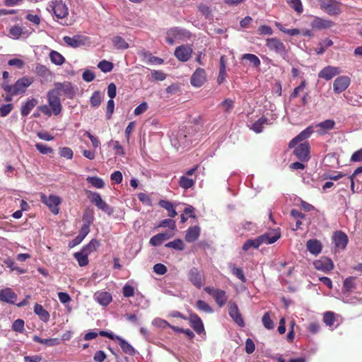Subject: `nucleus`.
Here are the masks:
<instances>
[{"label": "nucleus", "instance_id": "obj_1", "mask_svg": "<svg viewBox=\"0 0 362 362\" xmlns=\"http://www.w3.org/2000/svg\"><path fill=\"white\" fill-rule=\"evenodd\" d=\"M47 101L49 105H40L38 107L39 111L47 117H50L52 115L58 116L62 111V105L59 96L57 95L54 92H48Z\"/></svg>", "mask_w": 362, "mask_h": 362}, {"label": "nucleus", "instance_id": "obj_2", "mask_svg": "<svg viewBox=\"0 0 362 362\" xmlns=\"http://www.w3.org/2000/svg\"><path fill=\"white\" fill-rule=\"evenodd\" d=\"M34 80L32 78L23 77L18 78L13 85H4L3 88L5 92L16 95L18 94L24 93L28 87H29Z\"/></svg>", "mask_w": 362, "mask_h": 362}, {"label": "nucleus", "instance_id": "obj_3", "mask_svg": "<svg viewBox=\"0 0 362 362\" xmlns=\"http://www.w3.org/2000/svg\"><path fill=\"white\" fill-rule=\"evenodd\" d=\"M265 45L270 52H275L276 54L281 56L283 59L288 57V49L280 39L276 37L267 38Z\"/></svg>", "mask_w": 362, "mask_h": 362}, {"label": "nucleus", "instance_id": "obj_4", "mask_svg": "<svg viewBox=\"0 0 362 362\" xmlns=\"http://www.w3.org/2000/svg\"><path fill=\"white\" fill-rule=\"evenodd\" d=\"M52 4V10L54 17L57 18V21H64L59 22V23L63 25H71V23H68L66 20H65L69 14V8L66 3L62 0H55Z\"/></svg>", "mask_w": 362, "mask_h": 362}, {"label": "nucleus", "instance_id": "obj_5", "mask_svg": "<svg viewBox=\"0 0 362 362\" xmlns=\"http://www.w3.org/2000/svg\"><path fill=\"white\" fill-rule=\"evenodd\" d=\"M48 92H54L57 95L59 96L62 94L68 98L72 99L75 96V90L70 81H65L62 83H54V88Z\"/></svg>", "mask_w": 362, "mask_h": 362}, {"label": "nucleus", "instance_id": "obj_6", "mask_svg": "<svg viewBox=\"0 0 362 362\" xmlns=\"http://www.w3.org/2000/svg\"><path fill=\"white\" fill-rule=\"evenodd\" d=\"M320 9L330 16H337L341 13L342 4L337 0H320Z\"/></svg>", "mask_w": 362, "mask_h": 362}, {"label": "nucleus", "instance_id": "obj_7", "mask_svg": "<svg viewBox=\"0 0 362 362\" xmlns=\"http://www.w3.org/2000/svg\"><path fill=\"white\" fill-rule=\"evenodd\" d=\"M204 291L212 297L218 307H224L228 300V297L225 291L211 286L204 288Z\"/></svg>", "mask_w": 362, "mask_h": 362}, {"label": "nucleus", "instance_id": "obj_8", "mask_svg": "<svg viewBox=\"0 0 362 362\" xmlns=\"http://www.w3.org/2000/svg\"><path fill=\"white\" fill-rule=\"evenodd\" d=\"M88 199L98 209L102 210L106 214L110 216L113 213V209L109 206L100 196L98 192H88Z\"/></svg>", "mask_w": 362, "mask_h": 362}, {"label": "nucleus", "instance_id": "obj_9", "mask_svg": "<svg viewBox=\"0 0 362 362\" xmlns=\"http://www.w3.org/2000/svg\"><path fill=\"white\" fill-rule=\"evenodd\" d=\"M40 201L49 209L54 214L57 215L59 213L58 206L62 203V199L58 196L41 194Z\"/></svg>", "mask_w": 362, "mask_h": 362}, {"label": "nucleus", "instance_id": "obj_10", "mask_svg": "<svg viewBox=\"0 0 362 362\" xmlns=\"http://www.w3.org/2000/svg\"><path fill=\"white\" fill-rule=\"evenodd\" d=\"M188 279L193 286L198 288L202 287L204 284V276L202 271L199 269L193 267L189 269L188 273Z\"/></svg>", "mask_w": 362, "mask_h": 362}, {"label": "nucleus", "instance_id": "obj_11", "mask_svg": "<svg viewBox=\"0 0 362 362\" xmlns=\"http://www.w3.org/2000/svg\"><path fill=\"white\" fill-rule=\"evenodd\" d=\"M315 269L325 274L329 273L334 269L333 261L329 257H322L313 262Z\"/></svg>", "mask_w": 362, "mask_h": 362}, {"label": "nucleus", "instance_id": "obj_12", "mask_svg": "<svg viewBox=\"0 0 362 362\" xmlns=\"http://www.w3.org/2000/svg\"><path fill=\"white\" fill-rule=\"evenodd\" d=\"M193 49L190 45H180L175 48V56L181 62H186L191 58Z\"/></svg>", "mask_w": 362, "mask_h": 362}, {"label": "nucleus", "instance_id": "obj_13", "mask_svg": "<svg viewBox=\"0 0 362 362\" xmlns=\"http://www.w3.org/2000/svg\"><path fill=\"white\" fill-rule=\"evenodd\" d=\"M205 81H206V74L204 69L202 68L195 69L190 78L191 86L199 88L202 86Z\"/></svg>", "mask_w": 362, "mask_h": 362}, {"label": "nucleus", "instance_id": "obj_14", "mask_svg": "<svg viewBox=\"0 0 362 362\" xmlns=\"http://www.w3.org/2000/svg\"><path fill=\"white\" fill-rule=\"evenodd\" d=\"M310 148L309 147L308 143H302L300 144L297 147L293 150V154L296 156L297 158L301 162H306L309 159V151Z\"/></svg>", "mask_w": 362, "mask_h": 362}, {"label": "nucleus", "instance_id": "obj_15", "mask_svg": "<svg viewBox=\"0 0 362 362\" xmlns=\"http://www.w3.org/2000/svg\"><path fill=\"white\" fill-rule=\"evenodd\" d=\"M350 84V78L347 76H341L335 78L333 83V90L334 93H341L344 92Z\"/></svg>", "mask_w": 362, "mask_h": 362}, {"label": "nucleus", "instance_id": "obj_16", "mask_svg": "<svg viewBox=\"0 0 362 362\" xmlns=\"http://www.w3.org/2000/svg\"><path fill=\"white\" fill-rule=\"evenodd\" d=\"M341 71L339 67L334 66H326L320 70L317 76L320 78L325 79V81H329L335 76L340 74Z\"/></svg>", "mask_w": 362, "mask_h": 362}, {"label": "nucleus", "instance_id": "obj_17", "mask_svg": "<svg viewBox=\"0 0 362 362\" xmlns=\"http://www.w3.org/2000/svg\"><path fill=\"white\" fill-rule=\"evenodd\" d=\"M228 312L231 319H233L238 325L244 327L245 323L243 318L241 317L238 307L235 303L232 301L228 303Z\"/></svg>", "mask_w": 362, "mask_h": 362}, {"label": "nucleus", "instance_id": "obj_18", "mask_svg": "<svg viewBox=\"0 0 362 362\" xmlns=\"http://www.w3.org/2000/svg\"><path fill=\"white\" fill-rule=\"evenodd\" d=\"M17 300V294L11 288L0 289V302L8 304H15Z\"/></svg>", "mask_w": 362, "mask_h": 362}, {"label": "nucleus", "instance_id": "obj_19", "mask_svg": "<svg viewBox=\"0 0 362 362\" xmlns=\"http://www.w3.org/2000/svg\"><path fill=\"white\" fill-rule=\"evenodd\" d=\"M332 240L335 247L344 250L348 244V236L342 230H337L333 234Z\"/></svg>", "mask_w": 362, "mask_h": 362}, {"label": "nucleus", "instance_id": "obj_20", "mask_svg": "<svg viewBox=\"0 0 362 362\" xmlns=\"http://www.w3.org/2000/svg\"><path fill=\"white\" fill-rule=\"evenodd\" d=\"M189 322L190 327L193 328L197 334H202L204 332V324L202 318L195 313H191L189 315Z\"/></svg>", "mask_w": 362, "mask_h": 362}, {"label": "nucleus", "instance_id": "obj_21", "mask_svg": "<svg viewBox=\"0 0 362 362\" xmlns=\"http://www.w3.org/2000/svg\"><path fill=\"white\" fill-rule=\"evenodd\" d=\"M313 132V129L312 127H308L300 133L298 134L295 138L290 141L288 144V147L290 148H293L298 144V143L305 140L310 137Z\"/></svg>", "mask_w": 362, "mask_h": 362}, {"label": "nucleus", "instance_id": "obj_22", "mask_svg": "<svg viewBox=\"0 0 362 362\" xmlns=\"http://www.w3.org/2000/svg\"><path fill=\"white\" fill-rule=\"evenodd\" d=\"M86 37L83 35L64 36L63 41L71 47H79L85 44Z\"/></svg>", "mask_w": 362, "mask_h": 362}, {"label": "nucleus", "instance_id": "obj_23", "mask_svg": "<svg viewBox=\"0 0 362 362\" xmlns=\"http://www.w3.org/2000/svg\"><path fill=\"white\" fill-rule=\"evenodd\" d=\"M306 248L310 254L317 256L321 253L322 245L320 240L317 239H310L306 243Z\"/></svg>", "mask_w": 362, "mask_h": 362}, {"label": "nucleus", "instance_id": "obj_24", "mask_svg": "<svg viewBox=\"0 0 362 362\" xmlns=\"http://www.w3.org/2000/svg\"><path fill=\"white\" fill-rule=\"evenodd\" d=\"M281 237V233L278 230H272L271 233H267L258 236V240H262V244H272L276 242Z\"/></svg>", "mask_w": 362, "mask_h": 362}, {"label": "nucleus", "instance_id": "obj_25", "mask_svg": "<svg viewBox=\"0 0 362 362\" xmlns=\"http://www.w3.org/2000/svg\"><path fill=\"white\" fill-rule=\"evenodd\" d=\"M173 235V233L168 232L158 233V235H153L151 238H150L149 243L154 247H157L161 245L163 242L172 238Z\"/></svg>", "mask_w": 362, "mask_h": 362}, {"label": "nucleus", "instance_id": "obj_26", "mask_svg": "<svg viewBox=\"0 0 362 362\" xmlns=\"http://www.w3.org/2000/svg\"><path fill=\"white\" fill-rule=\"evenodd\" d=\"M200 234V228L197 226H190L187 230H186L185 239L188 243H194L196 241Z\"/></svg>", "mask_w": 362, "mask_h": 362}, {"label": "nucleus", "instance_id": "obj_27", "mask_svg": "<svg viewBox=\"0 0 362 362\" xmlns=\"http://www.w3.org/2000/svg\"><path fill=\"white\" fill-rule=\"evenodd\" d=\"M334 25V23L330 20H325L321 18L317 17L314 21H313V28L317 30L330 28Z\"/></svg>", "mask_w": 362, "mask_h": 362}, {"label": "nucleus", "instance_id": "obj_28", "mask_svg": "<svg viewBox=\"0 0 362 362\" xmlns=\"http://www.w3.org/2000/svg\"><path fill=\"white\" fill-rule=\"evenodd\" d=\"M37 104V100L32 98L28 100L25 104L23 105L21 108V113L23 117H26L30 114L32 109H33Z\"/></svg>", "mask_w": 362, "mask_h": 362}, {"label": "nucleus", "instance_id": "obj_29", "mask_svg": "<svg viewBox=\"0 0 362 362\" xmlns=\"http://www.w3.org/2000/svg\"><path fill=\"white\" fill-rule=\"evenodd\" d=\"M34 312L36 315L44 322H47L49 320V314L47 310H45L44 307L39 304L35 303L34 307Z\"/></svg>", "mask_w": 362, "mask_h": 362}, {"label": "nucleus", "instance_id": "obj_30", "mask_svg": "<svg viewBox=\"0 0 362 362\" xmlns=\"http://www.w3.org/2000/svg\"><path fill=\"white\" fill-rule=\"evenodd\" d=\"M118 344H119L121 349L123 353L127 354L129 356H134L135 354V349L132 346L129 344L126 340L122 337L117 338Z\"/></svg>", "mask_w": 362, "mask_h": 362}, {"label": "nucleus", "instance_id": "obj_31", "mask_svg": "<svg viewBox=\"0 0 362 362\" xmlns=\"http://www.w3.org/2000/svg\"><path fill=\"white\" fill-rule=\"evenodd\" d=\"M269 122V119H268L267 117L265 116H262L258 119V120L252 123L250 129L257 134L261 133L263 129V126L264 124H267Z\"/></svg>", "mask_w": 362, "mask_h": 362}, {"label": "nucleus", "instance_id": "obj_32", "mask_svg": "<svg viewBox=\"0 0 362 362\" xmlns=\"http://www.w3.org/2000/svg\"><path fill=\"white\" fill-rule=\"evenodd\" d=\"M95 299H97L99 304L107 306L112 302V298L111 294L107 291H103L95 295Z\"/></svg>", "mask_w": 362, "mask_h": 362}, {"label": "nucleus", "instance_id": "obj_33", "mask_svg": "<svg viewBox=\"0 0 362 362\" xmlns=\"http://www.w3.org/2000/svg\"><path fill=\"white\" fill-rule=\"evenodd\" d=\"M33 341L47 346H57L59 344V339L58 338L42 339L37 335H34Z\"/></svg>", "mask_w": 362, "mask_h": 362}, {"label": "nucleus", "instance_id": "obj_34", "mask_svg": "<svg viewBox=\"0 0 362 362\" xmlns=\"http://www.w3.org/2000/svg\"><path fill=\"white\" fill-rule=\"evenodd\" d=\"M99 246L100 242L98 240L93 238L90 240L88 244L84 245L83 247H82V249L81 250V251L86 254L90 255V253L97 250Z\"/></svg>", "mask_w": 362, "mask_h": 362}, {"label": "nucleus", "instance_id": "obj_35", "mask_svg": "<svg viewBox=\"0 0 362 362\" xmlns=\"http://www.w3.org/2000/svg\"><path fill=\"white\" fill-rule=\"evenodd\" d=\"M158 205H160V206L162 207L163 209H165L166 211H168V216L171 218H175L177 216V212L173 208V204L170 202L165 199H161L160 202H158Z\"/></svg>", "mask_w": 362, "mask_h": 362}, {"label": "nucleus", "instance_id": "obj_36", "mask_svg": "<svg viewBox=\"0 0 362 362\" xmlns=\"http://www.w3.org/2000/svg\"><path fill=\"white\" fill-rule=\"evenodd\" d=\"M196 177L190 178L187 176H181L180 177L179 185L185 189H190L194 185Z\"/></svg>", "mask_w": 362, "mask_h": 362}, {"label": "nucleus", "instance_id": "obj_37", "mask_svg": "<svg viewBox=\"0 0 362 362\" xmlns=\"http://www.w3.org/2000/svg\"><path fill=\"white\" fill-rule=\"evenodd\" d=\"M262 245V240H258V238L255 239H249L245 241L243 246V250L247 251L250 248L253 247L255 249H257L259 246Z\"/></svg>", "mask_w": 362, "mask_h": 362}, {"label": "nucleus", "instance_id": "obj_38", "mask_svg": "<svg viewBox=\"0 0 362 362\" xmlns=\"http://www.w3.org/2000/svg\"><path fill=\"white\" fill-rule=\"evenodd\" d=\"M335 122L334 119H325V121L316 125L317 128H320L321 134L330 131L334 128Z\"/></svg>", "mask_w": 362, "mask_h": 362}, {"label": "nucleus", "instance_id": "obj_39", "mask_svg": "<svg viewBox=\"0 0 362 362\" xmlns=\"http://www.w3.org/2000/svg\"><path fill=\"white\" fill-rule=\"evenodd\" d=\"M88 255L89 254L80 251L74 253V258H76L80 267H85L86 265H88L89 263Z\"/></svg>", "mask_w": 362, "mask_h": 362}, {"label": "nucleus", "instance_id": "obj_40", "mask_svg": "<svg viewBox=\"0 0 362 362\" xmlns=\"http://www.w3.org/2000/svg\"><path fill=\"white\" fill-rule=\"evenodd\" d=\"M112 41L113 46L117 49H126L129 47V45L121 36H115Z\"/></svg>", "mask_w": 362, "mask_h": 362}, {"label": "nucleus", "instance_id": "obj_41", "mask_svg": "<svg viewBox=\"0 0 362 362\" xmlns=\"http://www.w3.org/2000/svg\"><path fill=\"white\" fill-rule=\"evenodd\" d=\"M229 268L231 270V274L236 276L237 279L240 280L241 282L245 283L247 281V279L244 275L243 269L235 267V264L231 263L229 264Z\"/></svg>", "mask_w": 362, "mask_h": 362}, {"label": "nucleus", "instance_id": "obj_42", "mask_svg": "<svg viewBox=\"0 0 362 362\" xmlns=\"http://www.w3.org/2000/svg\"><path fill=\"white\" fill-rule=\"evenodd\" d=\"M49 58L50 61L55 65L61 66L64 62V57L57 51L50 52Z\"/></svg>", "mask_w": 362, "mask_h": 362}, {"label": "nucleus", "instance_id": "obj_43", "mask_svg": "<svg viewBox=\"0 0 362 362\" xmlns=\"http://www.w3.org/2000/svg\"><path fill=\"white\" fill-rule=\"evenodd\" d=\"M165 247L168 248L175 249V250H184L185 244L182 239L177 238L171 242H168Z\"/></svg>", "mask_w": 362, "mask_h": 362}, {"label": "nucleus", "instance_id": "obj_44", "mask_svg": "<svg viewBox=\"0 0 362 362\" xmlns=\"http://www.w3.org/2000/svg\"><path fill=\"white\" fill-rule=\"evenodd\" d=\"M86 182L97 189H103L105 186L104 181L99 177H86Z\"/></svg>", "mask_w": 362, "mask_h": 362}, {"label": "nucleus", "instance_id": "obj_45", "mask_svg": "<svg viewBox=\"0 0 362 362\" xmlns=\"http://www.w3.org/2000/svg\"><path fill=\"white\" fill-rule=\"evenodd\" d=\"M356 280V276H349L344 280L343 283V292L348 293L352 291L354 288V281Z\"/></svg>", "mask_w": 362, "mask_h": 362}, {"label": "nucleus", "instance_id": "obj_46", "mask_svg": "<svg viewBox=\"0 0 362 362\" xmlns=\"http://www.w3.org/2000/svg\"><path fill=\"white\" fill-rule=\"evenodd\" d=\"M180 35V30L177 28H171L167 33L166 42L170 45L175 43V38Z\"/></svg>", "mask_w": 362, "mask_h": 362}, {"label": "nucleus", "instance_id": "obj_47", "mask_svg": "<svg viewBox=\"0 0 362 362\" xmlns=\"http://www.w3.org/2000/svg\"><path fill=\"white\" fill-rule=\"evenodd\" d=\"M3 263L4 265L8 267L9 269H11V271H16L17 273H18V274L25 273V270L15 265L14 261L12 259H11L10 257H8V258L4 259Z\"/></svg>", "mask_w": 362, "mask_h": 362}, {"label": "nucleus", "instance_id": "obj_48", "mask_svg": "<svg viewBox=\"0 0 362 362\" xmlns=\"http://www.w3.org/2000/svg\"><path fill=\"white\" fill-rule=\"evenodd\" d=\"M243 59L247 60L254 67H259L261 65V61L257 55L252 54H245L243 55Z\"/></svg>", "mask_w": 362, "mask_h": 362}, {"label": "nucleus", "instance_id": "obj_49", "mask_svg": "<svg viewBox=\"0 0 362 362\" xmlns=\"http://www.w3.org/2000/svg\"><path fill=\"white\" fill-rule=\"evenodd\" d=\"M195 307L199 310L206 313H212L214 312L212 308L209 306L207 302L203 300H198Z\"/></svg>", "mask_w": 362, "mask_h": 362}, {"label": "nucleus", "instance_id": "obj_50", "mask_svg": "<svg viewBox=\"0 0 362 362\" xmlns=\"http://www.w3.org/2000/svg\"><path fill=\"white\" fill-rule=\"evenodd\" d=\"M220 107L226 113H230L232 109L234 108V100L230 98H226L220 104Z\"/></svg>", "mask_w": 362, "mask_h": 362}, {"label": "nucleus", "instance_id": "obj_51", "mask_svg": "<svg viewBox=\"0 0 362 362\" xmlns=\"http://www.w3.org/2000/svg\"><path fill=\"white\" fill-rule=\"evenodd\" d=\"M82 221H83V225L90 226L94 221V216L93 210L89 209H86L84 211L83 215H82Z\"/></svg>", "mask_w": 362, "mask_h": 362}, {"label": "nucleus", "instance_id": "obj_52", "mask_svg": "<svg viewBox=\"0 0 362 362\" xmlns=\"http://www.w3.org/2000/svg\"><path fill=\"white\" fill-rule=\"evenodd\" d=\"M35 73L42 78H48L50 76V71L47 66L42 64H38L35 66Z\"/></svg>", "mask_w": 362, "mask_h": 362}, {"label": "nucleus", "instance_id": "obj_53", "mask_svg": "<svg viewBox=\"0 0 362 362\" xmlns=\"http://www.w3.org/2000/svg\"><path fill=\"white\" fill-rule=\"evenodd\" d=\"M322 321H324L327 326H333L335 321L334 313L331 311L325 312L324 317H322Z\"/></svg>", "mask_w": 362, "mask_h": 362}, {"label": "nucleus", "instance_id": "obj_54", "mask_svg": "<svg viewBox=\"0 0 362 362\" xmlns=\"http://www.w3.org/2000/svg\"><path fill=\"white\" fill-rule=\"evenodd\" d=\"M262 322L263 326H264L267 329L270 330L274 327V323L272 322L269 312L263 315Z\"/></svg>", "mask_w": 362, "mask_h": 362}, {"label": "nucleus", "instance_id": "obj_55", "mask_svg": "<svg viewBox=\"0 0 362 362\" xmlns=\"http://www.w3.org/2000/svg\"><path fill=\"white\" fill-rule=\"evenodd\" d=\"M98 67L101 71L108 73L112 70L113 64L112 62H109L107 60H103L98 63Z\"/></svg>", "mask_w": 362, "mask_h": 362}, {"label": "nucleus", "instance_id": "obj_56", "mask_svg": "<svg viewBox=\"0 0 362 362\" xmlns=\"http://www.w3.org/2000/svg\"><path fill=\"white\" fill-rule=\"evenodd\" d=\"M35 146L37 151H38L41 154L48 155L53 153V149L52 147H49L42 143H36Z\"/></svg>", "mask_w": 362, "mask_h": 362}, {"label": "nucleus", "instance_id": "obj_57", "mask_svg": "<svg viewBox=\"0 0 362 362\" xmlns=\"http://www.w3.org/2000/svg\"><path fill=\"white\" fill-rule=\"evenodd\" d=\"M101 102V95L100 91L97 90L90 96V103L93 107H98Z\"/></svg>", "mask_w": 362, "mask_h": 362}, {"label": "nucleus", "instance_id": "obj_58", "mask_svg": "<svg viewBox=\"0 0 362 362\" xmlns=\"http://www.w3.org/2000/svg\"><path fill=\"white\" fill-rule=\"evenodd\" d=\"M290 6L298 13H303V4L300 0H290L288 1Z\"/></svg>", "mask_w": 362, "mask_h": 362}, {"label": "nucleus", "instance_id": "obj_59", "mask_svg": "<svg viewBox=\"0 0 362 362\" xmlns=\"http://www.w3.org/2000/svg\"><path fill=\"white\" fill-rule=\"evenodd\" d=\"M307 83L305 80H303L301 83H300L299 86L293 89V93L290 95V98H295L298 96L299 93L303 91L304 88L306 87Z\"/></svg>", "mask_w": 362, "mask_h": 362}, {"label": "nucleus", "instance_id": "obj_60", "mask_svg": "<svg viewBox=\"0 0 362 362\" xmlns=\"http://www.w3.org/2000/svg\"><path fill=\"white\" fill-rule=\"evenodd\" d=\"M59 154L62 158L71 159L73 158V151L69 147H62L59 150Z\"/></svg>", "mask_w": 362, "mask_h": 362}, {"label": "nucleus", "instance_id": "obj_61", "mask_svg": "<svg viewBox=\"0 0 362 362\" xmlns=\"http://www.w3.org/2000/svg\"><path fill=\"white\" fill-rule=\"evenodd\" d=\"M257 32L258 34L261 35H272L273 33L272 28L267 25H262L259 26Z\"/></svg>", "mask_w": 362, "mask_h": 362}, {"label": "nucleus", "instance_id": "obj_62", "mask_svg": "<svg viewBox=\"0 0 362 362\" xmlns=\"http://www.w3.org/2000/svg\"><path fill=\"white\" fill-rule=\"evenodd\" d=\"M23 327H25V322L22 319H17L16 320H14L12 325L13 330L18 332H22Z\"/></svg>", "mask_w": 362, "mask_h": 362}, {"label": "nucleus", "instance_id": "obj_63", "mask_svg": "<svg viewBox=\"0 0 362 362\" xmlns=\"http://www.w3.org/2000/svg\"><path fill=\"white\" fill-rule=\"evenodd\" d=\"M153 269L154 273L160 275H164L167 272L166 266L161 263H158L153 265Z\"/></svg>", "mask_w": 362, "mask_h": 362}, {"label": "nucleus", "instance_id": "obj_64", "mask_svg": "<svg viewBox=\"0 0 362 362\" xmlns=\"http://www.w3.org/2000/svg\"><path fill=\"white\" fill-rule=\"evenodd\" d=\"M13 106L12 104L4 105L0 107V117H7L11 112Z\"/></svg>", "mask_w": 362, "mask_h": 362}]
</instances>
